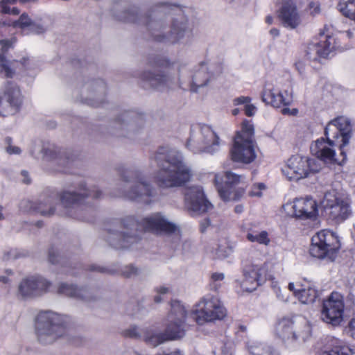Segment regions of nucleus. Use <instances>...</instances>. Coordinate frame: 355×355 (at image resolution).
<instances>
[{
    "instance_id": "nucleus-54",
    "label": "nucleus",
    "mask_w": 355,
    "mask_h": 355,
    "mask_svg": "<svg viewBox=\"0 0 355 355\" xmlns=\"http://www.w3.org/2000/svg\"><path fill=\"white\" fill-rule=\"evenodd\" d=\"M58 254L56 251L51 250L49 252V261L52 263H55L58 261Z\"/></svg>"
},
{
    "instance_id": "nucleus-48",
    "label": "nucleus",
    "mask_w": 355,
    "mask_h": 355,
    "mask_svg": "<svg viewBox=\"0 0 355 355\" xmlns=\"http://www.w3.org/2000/svg\"><path fill=\"white\" fill-rule=\"evenodd\" d=\"M265 189V185L263 183H259L254 185L249 194L250 196H261V190Z\"/></svg>"
},
{
    "instance_id": "nucleus-62",
    "label": "nucleus",
    "mask_w": 355,
    "mask_h": 355,
    "mask_svg": "<svg viewBox=\"0 0 355 355\" xmlns=\"http://www.w3.org/2000/svg\"><path fill=\"white\" fill-rule=\"evenodd\" d=\"M288 289L292 291L294 295L296 297V293H298V291H301V289H297L295 287V284L293 283H289L288 286Z\"/></svg>"
},
{
    "instance_id": "nucleus-56",
    "label": "nucleus",
    "mask_w": 355,
    "mask_h": 355,
    "mask_svg": "<svg viewBox=\"0 0 355 355\" xmlns=\"http://www.w3.org/2000/svg\"><path fill=\"white\" fill-rule=\"evenodd\" d=\"M295 68L301 76L304 75L305 65L302 62H297L295 63Z\"/></svg>"
},
{
    "instance_id": "nucleus-23",
    "label": "nucleus",
    "mask_w": 355,
    "mask_h": 355,
    "mask_svg": "<svg viewBox=\"0 0 355 355\" xmlns=\"http://www.w3.org/2000/svg\"><path fill=\"white\" fill-rule=\"evenodd\" d=\"M335 49V39L323 33L320 34L319 41L309 43L306 50V55L309 60L320 62L322 59L327 58Z\"/></svg>"
},
{
    "instance_id": "nucleus-26",
    "label": "nucleus",
    "mask_w": 355,
    "mask_h": 355,
    "mask_svg": "<svg viewBox=\"0 0 355 355\" xmlns=\"http://www.w3.org/2000/svg\"><path fill=\"white\" fill-rule=\"evenodd\" d=\"M284 209L286 211L293 209L291 215L302 219L315 218L318 214L317 202L311 197L297 198L293 202L287 203Z\"/></svg>"
},
{
    "instance_id": "nucleus-61",
    "label": "nucleus",
    "mask_w": 355,
    "mask_h": 355,
    "mask_svg": "<svg viewBox=\"0 0 355 355\" xmlns=\"http://www.w3.org/2000/svg\"><path fill=\"white\" fill-rule=\"evenodd\" d=\"M210 225V220L208 218L205 219L201 223V231L204 232L207 227Z\"/></svg>"
},
{
    "instance_id": "nucleus-9",
    "label": "nucleus",
    "mask_w": 355,
    "mask_h": 355,
    "mask_svg": "<svg viewBox=\"0 0 355 355\" xmlns=\"http://www.w3.org/2000/svg\"><path fill=\"white\" fill-rule=\"evenodd\" d=\"M35 333L40 343H53L65 334L62 316L51 311H41L36 318Z\"/></svg>"
},
{
    "instance_id": "nucleus-51",
    "label": "nucleus",
    "mask_w": 355,
    "mask_h": 355,
    "mask_svg": "<svg viewBox=\"0 0 355 355\" xmlns=\"http://www.w3.org/2000/svg\"><path fill=\"white\" fill-rule=\"evenodd\" d=\"M244 111H245V114L248 116H252L255 114V112L257 111V107L255 105H254L251 103H248V104H246L245 106H244Z\"/></svg>"
},
{
    "instance_id": "nucleus-32",
    "label": "nucleus",
    "mask_w": 355,
    "mask_h": 355,
    "mask_svg": "<svg viewBox=\"0 0 355 355\" xmlns=\"http://www.w3.org/2000/svg\"><path fill=\"white\" fill-rule=\"evenodd\" d=\"M58 294L73 297L85 302H90L96 298L92 291L87 288H78L73 284L62 283L58 285L57 291Z\"/></svg>"
},
{
    "instance_id": "nucleus-28",
    "label": "nucleus",
    "mask_w": 355,
    "mask_h": 355,
    "mask_svg": "<svg viewBox=\"0 0 355 355\" xmlns=\"http://www.w3.org/2000/svg\"><path fill=\"white\" fill-rule=\"evenodd\" d=\"M51 286V282L41 277H30L22 279L18 292L24 297H34L47 291Z\"/></svg>"
},
{
    "instance_id": "nucleus-64",
    "label": "nucleus",
    "mask_w": 355,
    "mask_h": 355,
    "mask_svg": "<svg viewBox=\"0 0 355 355\" xmlns=\"http://www.w3.org/2000/svg\"><path fill=\"white\" fill-rule=\"evenodd\" d=\"M243 206L242 205H237L234 208V211L236 214H241L243 211Z\"/></svg>"
},
{
    "instance_id": "nucleus-63",
    "label": "nucleus",
    "mask_w": 355,
    "mask_h": 355,
    "mask_svg": "<svg viewBox=\"0 0 355 355\" xmlns=\"http://www.w3.org/2000/svg\"><path fill=\"white\" fill-rule=\"evenodd\" d=\"M21 175L24 177L23 182L26 184H29L31 182V180L28 178V173L24 171L21 172Z\"/></svg>"
},
{
    "instance_id": "nucleus-19",
    "label": "nucleus",
    "mask_w": 355,
    "mask_h": 355,
    "mask_svg": "<svg viewBox=\"0 0 355 355\" xmlns=\"http://www.w3.org/2000/svg\"><path fill=\"white\" fill-rule=\"evenodd\" d=\"M344 304L342 295L332 293L328 300L323 302L321 311L322 320L334 326L338 325L343 320Z\"/></svg>"
},
{
    "instance_id": "nucleus-40",
    "label": "nucleus",
    "mask_w": 355,
    "mask_h": 355,
    "mask_svg": "<svg viewBox=\"0 0 355 355\" xmlns=\"http://www.w3.org/2000/svg\"><path fill=\"white\" fill-rule=\"evenodd\" d=\"M28 255V252L24 250L11 249L6 252L3 255V259L6 261L15 260L17 259L26 257Z\"/></svg>"
},
{
    "instance_id": "nucleus-55",
    "label": "nucleus",
    "mask_w": 355,
    "mask_h": 355,
    "mask_svg": "<svg viewBox=\"0 0 355 355\" xmlns=\"http://www.w3.org/2000/svg\"><path fill=\"white\" fill-rule=\"evenodd\" d=\"M348 333L355 339V318L352 319L349 324Z\"/></svg>"
},
{
    "instance_id": "nucleus-12",
    "label": "nucleus",
    "mask_w": 355,
    "mask_h": 355,
    "mask_svg": "<svg viewBox=\"0 0 355 355\" xmlns=\"http://www.w3.org/2000/svg\"><path fill=\"white\" fill-rule=\"evenodd\" d=\"M340 247V241L332 232L322 230L312 237L309 252L314 257L333 261Z\"/></svg>"
},
{
    "instance_id": "nucleus-18",
    "label": "nucleus",
    "mask_w": 355,
    "mask_h": 355,
    "mask_svg": "<svg viewBox=\"0 0 355 355\" xmlns=\"http://www.w3.org/2000/svg\"><path fill=\"white\" fill-rule=\"evenodd\" d=\"M220 73V66L208 64L204 62L200 63L193 69L190 82L191 90L197 92L199 89L209 86Z\"/></svg>"
},
{
    "instance_id": "nucleus-7",
    "label": "nucleus",
    "mask_w": 355,
    "mask_h": 355,
    "mask_svg": "<svg viewBox=\"0 0 355 355\" xmlns=\"http://www.w3.org/2000/svg\"><path fill=\"white\" fill-rule=\"evenodd\" d=\"M275 334L286 347L296 348L311 338L312 329L304 318H282L276 324Z\"/></svg>"
},
{
    "instance_id": "nucleus-49",
    "label": "nucleus",
    "mask_w": 355,
    "mask_h": 355,
    "mask_svg": "<svg viewBox=\"0 0 355 355\" xmlns=\"http://www.w3.org/2000/svg\"><path fill=\"white\" fill-rule=\"evenodd\" d=\"M308 9L310 11V14L315 15L320 13V8L318 2L311 1L308 5Z\"/></svg>"
},
{
    "instance_id": "nucleus-35",
    "label": "nucleus",
    "mask_w": 355,
    "mask_h": 355,
    "mask_svg": "<svg viewBox=\"0 0 355 355\" xmlns=\"http://www.w3.org/2000/svg\"><path fill=\"white\" fill-rule=\"evenodd\" d=\"M318 296V291L313 288L301 289L296 293V297L301 303L305 304L313 303Z\"/></svg>"
},
{
    "instance_id": "nucleus-2",
    "label": "nucleus",
    "mask_w": 355,
    "mask_h": 355,
    "mask_svg": "<svg viewBox=\"0 0 355 355\" xmlns=\"http://www.w3.org/2000/svg\"><path fill=\"white\" fill-rule=\"evenodd\" d=\"M150 159L157 163L159 171L155 180L162 189L181 187L189 182L193 173L181 152L168 147H160Z\"/></svg>"
},
{
    "instance_id": "nucleus-50",
    "label": "nucleus",
    "mask_w": 355,
    "mask_h": 355,
    "mask_svg": "<svg viewBox=\"0 0 355 355\" xmlns=\"http://www.w3.org/2000/svg\"><path fill=\"white\" fill-rule=\"evenodd\" d=\"M225 275L222 272H214L211 275V279L213 284H214V288L216 289L218 287L217 282L223 280Z\"/></svg>"
},
{
    "instance_id": "nucleus-45",
    "label": "nucleus",
    "mask_w": 355,
    "mask_h": 355,
    "mask_svg": "<svg viewBox=\"0 0 355 355\" xmlns=\"http://www.w3.org/2000/svg\"><path fill=\"white\" fill-rule=\"evenodd\" d=\"M46 31V27L40 23L32 21L26 33L40 34Z\"/></svg>"
},
{
    "instance_id": "nucleus-3",
    "label": "nucleus",
    "mask_w": 355,
    "mask_h": 355,
    "mask_svg": "<svg viewBox=\"0 0 355 355\" xmlns=\"http://www.w3.org/2000/svg\"><path fill=\"white\" fill-rule=\"evenodd\" d=\"M159 12H153L150 15L139 16L136 9L125 12L124 16H118L119 20L127 22H137L144 24L150 34L159 42L168 41L171 43L187 44L191 42L193 33L188 19L183 14L174 18L171 31L167 35L164 34L165 24L163 20L158 19Z\"/></svg>"
},
{
    "instance_id": "nucleus-43",
    "label": "nucleus",
    "mask_w": 355,
    "mask_h": 355,
    "mask_svg": "<svg viewBox=\"0 0 355 355\" xmlns=\"http://www.w3.org/2000/svg\"><path fill=\"white\" fill-rule=\"evenodd\" d=\"M4 144L5 150L9 155H19L21 153V148L15 146L12 143V138L9 137L5 138Z\"/></svg>"
},
{
    "instance_id": "nucleus-33",
    "label": "nucleus",
    "mask_w": 355,
    "mask_h": 355,
    "mask_svg": "<svg viewBox=\"0 0 355 355\" xmlns=\"http://www.w3.org/2000/svg\"><path fill=\"white\" fill-rule=\"evenodd\" d=\"M0 44H1L0 52L1 73H4V76L7 78H11L15 73V69L18 64L20 63L21 65L26 66V62L27 60L25 58L21 62L15 60L12 61L9 60L7 58V52L9 48L8 42L1 40Z\"/></svg>"
},
{
    "instance_id": "nucleus-44",
    "label": "nucleus",
    "mask_w": 355,
    "mask_h": 355,
    "mask_svg": "<svg viewBox=\"0 0 355 355\" xmlns=\"http://www.w3.org/2000/svg\"><path fill=\"white\" fill-rule=\"evenodd\" d=\"M122 275L128 278L134 277L139 274V270L133 265L125 266L121 270Z\"/></svg>"
},
{
    "instance_id": "nucleus-36",
    "label": "nucleus",
    "mask_w": 355,
    "mask_h": 355,
    "mask_svg": "<svg viewBox=\"0 0 355 355\" xmlns=\"http://www.w3.org/2000/svg\"><path fill=\"white\" fill-rule=\"evenodd\" d=\"M338 8L343 15L355 21V0H341Z\"/></svg>"
},
{
    "instance_id": "nucleus-16",
    "label": "nucleus",
    "mask_w": 355,
    "mask_h": 355,
    "mask_svg": "<svg viewBox=\"0 0 355 355\" xmlns=\"http://www.w3.org/2000/svg\"><path fill=\"white\" fill-rule=\"evenodd\" d=\"M184 206L192 216H198L211 210L213 205L206 198L200 186H192L184 192Z\"/></svg>"
},
{
    "instance_id": "nucleus-10",
    "label": "nucleus",
    "mask_w": 355,
    "mask_h": 355,
    "mask_svg": "<svg viewBox=\"0 0 355 355\" xmlns=\"http://www.w3.org/2000/svg\"><path fill=\"white\" fill-rule=\"evenodd\" d=\"M231 157L233 161L245 164L251 163L255 159L254 127L249 121H243L241 130L235 136Z\"/></svg>"
},
{
    "instance_id": "nucleus-31",
    "label": "nucleus",
    "mask_w": 355,
    "mask_h": 355,
    "mask_svg": "<svg viewBox=\"0 0 355 355\" xmlns=\"http://www.w3.org/2000/svg\"><path fill=\"white\" fill-rule=\"evenodd\" d=\"M89 92V96H86L84 100L86 103L92 106H98L103 102V98L106 91V85L103 80H97L85 85L82 93Z\"/></svg>"
},
{
    "instance_id": "nucleus-17",
    "label": "nucleus",
    "mask_w": 355,
    "mask_h": 355,
    "mask_svg": "<svg viewBox=\"0 0 355 355\" xmlns=\"http://www.w3.org/2000/svg\"><path fill=\"white\" fill-rule=\"evenodd\" d=\"M326 137H331L338 139L341 137V144L339 145L342 154H345V147L347 146L352 138V128L350 120L345 116H338L328 123L325 129Z\"/></svg>"
},
{
    "instance_id": "nucleus-46",
    "label": "nucleus",
    "mask_w": 355,
    "mask_h": 355,
    "mask_svg": "<svg viewBox=\"0 0 355 355\" xmlns=\"http://www.w3.org/2000/svg\"><path fill=\"white\" fill-rule=\"evenodd\" d=\"M125 336L130 338H138L141 337L142 333L137 327H132L125 331Z\"/></svg>"
},
{
    "instance_id": "nucleus-1",
    "label": "nucleus",
    "mask_w": 355,
    "mask_h": 355,
    "mask_svg": "<svg viewBox=\"0 0 355 355\" xmlns=\"http://www.w3.org/2000/svg\"><path fill=\"white\" fill-rule=\"evenodd\" d=\"M106 241L116 249L130 247L139 240L141 230L156 234L173 233L177 226L162 214L155 213L138 220L133 216L114 220L105 225Z\"/></svg>"
},
{
    "instance_id": "nucleus-14",
    "label": "nucleus",
    "mask_w": 355,
    "mask_h": 355,
    "mask_svg": "<svg viewBox=\"0 0 355 355\" xmlns=\"http://www.w3.org/2000/svg\"><path fill=\"white\" fill-rule=\"evenodd\" d=\"M193 314L197 323L202 324L223 319L227 315V311L217 297L207 296L197 304Z\"/></svg>"
},
{
    "instance_id": "nucleus-6",
    "label": "nucleus",
    "mask_w": 355,
    "mask_h": 355,
    "mask_svg": "<svg viewBox=\"0 0 355 355\" xmlns=\"http://www.w3.org/2000/svg\"><path fill=\"white\" fill-rule=\"evenodd\" d=\"M102 196L100 190L94 187L88 189L85 182L79 184L76 191H64L60 194V200L64 207L63 215L81 220H89L87 214L92 209L83 205L85 199L89 197L99 198Z\"/></svg>"
},
{
    "instance_id": "nucleus-59",
    "label": "nucleus",
    "mask_w": 355,
    "mask_h": 355,
    "mask_svg": "<svg viewBox=\"0 0 355 355\" xmlns=\"http://www.w3.org/2000/svg\"><path fill=\"white\" fill-rule=\"evenodd\" d=\"M137 304H130L127 309V314L128 315H134L136 314L135 311L132 309L131 310L132 308H136L137 309Z\"/></svg>"
},
{
    "instance_id": "nucleus-24",
    "label": "nucleus",
    "mask_w": 355,
    "mask_h": 355,
    "mask_svg": "<svg viewBox=\"0 0 355 355\" xmlns=\"http://www.w3.org/2000/svg\"><path fill=\"white\" fill-rule=\"evenodd\" d=\"M266 269L263 266L246 265L243 268V279L240 282L243 291L252 292L266 280Z\"/></svg>"
},
{
    "instance_id": "nucleus-52",
    "label": "nucleus",
    "mask_w": 355,
    "mask_h": 355,
    "mask_svg": "<svg viewBox=\"0 0 355 355\" xmlns=\"http://www.w3.org/2000/svg\"><path fill=\"white\" fill-rule=\"evenodd\" d=\"M14 2H12L11 0H2L0 2V8L1 12L6 14H10V8L8 6V3Z\"/></svg>"
},
{
    "instance_id": "nucleus-53",
    "label": "nucleus",
    "mask_w": 355,
    "mask_h": 355,
    "mask_svg": "<svg viewBox=\"0 0 355 355\" xmlns=\"http://www.w3.org/2000/svg\"><path fill=\"white\" fill-rule=\"evenodd\" d=\"M6 273V275L0 276V282L4 284H10L11 280L9 278V276L12 275V271L11 270H7Z\"/></svg>"
},
{
    "instance_id": "nucleus-34",
    "label": "nucleus",
    "mask_w": 355,
    "mask_h": 355,
    "mask_svg": "<svg viewBox=\"0 0 355 355\" xmlns=\"http://www.w3.org/2000/svg\"><path fill=\"white\" fill-rule=\"evenodd\" d=\"M246 239L250 242H256L261 245H268L270 242L266 231L258 232L255 230H249L246 234Z\"/></svg>"
},
{
    "instance_id": "nucleus-37",
    "label": "nucleus",
    "mask_w": 355,
    "mask_h": 355,
    "mask_svg": "<svg viewBox=\"0 0 355 355\" xmlns=\"http://www.w3.org/2000/svg\"><path fill=\"white\" fill-rule=\"evenodd\" d=\"M36 211L44 216H50L55 212L54 202L51 198L41 201L35 208Z\"/></svg>"
},
{
    "instance_id": "nucleus-42",
    "label": "nucleus",
    "mask_w": 355,
    "mask_h": 355,
    "mask_svg": "<svg viewBox=\"0 0 355 355\" xmlns=\"http://www.w3.org/2000/svg\"><path fill=\"white\" fill-rule=\"evenodd\" d=\"M351 349L347 346H335L329 351L322 352L320 355H352Z\"/></svg>"
},
{
    "instance_id": "nucleus-29",
    "label": "nucleus",
    "mask_w": 355,
    "mask_h": 355,
    "mask_svg": "<svg viewBox=\"0 0 355 355\" xmlns=\"http://www.w3.org/2000/svg\"><path fill=\"white\" fill-rule=\"evenodd\" d=\"M278 17L286 27L295 28L301 23L296 3L293 0H282Z\"/></svg>"
},
{
    "instance_id": "nucleus-25",
    "label": "nucleus",
    "mask_w": 355,
    "mask_h": 355,
    "mask_svg": "<svg viewBox=\"0 0 355 355\" xmlns=\"http://www.w3.org/2000/svg\"><path fill=\"white\" fill-rule=\"evenodd\" d=\"M40 150L42 153L43 162L49 163L53 170L64 171L69 164V159L64 150L52 144H44Z\"/></svg>"
},
{
    "instance_id": "nucleus-8",
    "label": "nucleus",
    "mask_w": 355,
    "mask_h": 355,
    "mask_svg": "<svg viewBox=\"0 0 355 355\" xmlns=\"http://www.w3.org/2000/svg\"><path fill=\"white\" fill-rule=\"evenodd\" d=\"M187 311L179 302L172 304L171 311L168 316V324L164 333L146 331L144 336L145 342L157 347L169 340L182 338L185 334V318Z\"/></svg>"
},
{
    "instance_id": "nucleus-60",
    "label": "nucleus",
    "mask_w": 355,
    "mask_h": 355,
    "mask_svg": "<svg viewBox=\"0 0 355 355\" xmlns=\"http://www.w3.org/2000/svg\"><path fill=\"white\" fill-rule=\"evenodd\" d=\"M297 112V110L296 109H293L292 110H291L290 109L288 108H284L282 110V113L284 114H291V115H294Z\"/></svg>"
},
{
    "instance_id": "nucleus-5",
    "label": "nucleus",
    "mask_w": 355,
    "mask_h": 355,
    "mask_svg": "<svg viewBox=\"0 0 355 355\" xmlns=\"http://www.w3.org/2000/svg\"><path fill=\"white\" fill-rule=\"evenodd\" d=\"M119 172L123 182V185L117 188L119 196L146 205L151 202V198L156 196V189L139 169L121 168Z\"/></svg>"
},
{
    "instance_id": "nucleus-11",
    "label": "nucleus",
    "mask_w": 355,
    "mask_h": 355,
    "mask_svg": "<svg viewBox=\"0 0 355 355\" xmlns=\"http://www.w3.org/2000/svg\"><path fill=\"white\" fill-rule=\"evenodd\" d=\"M186 146L193 153L213 154L219 150L220 138L209 125H196L191 128Z\"/></svg>"
},
{
    "instance_id": "nucleus-41",
    "label": "nucleus",
    "mask_w": 355,
    "mask_h": 355,
    "mask_svg": "<svg viewBox=\"0 0 355 355\" xmlns=\"http://www.w3.org/2000/svg\"><path fill=\"white\" fill-rule=\"evenodd\" d=\"M213 257L215 259H225L231 253V249L225 245H218L212 252Z\"/></svg>"
},
{
    "instance_id": "nucleus-22",
    "label": "nucleus",
    "mask_w": 355,
    "mask_h": 355,
    "mask_svg": "<svg viewBox=\"0 0 355 355\" xmlns=\"http://www.w3.org/2000/svg\"><path fill=\"white\" fill-rule=\"evenodd\" d=\"M322 204L329 217L337 221L345 220L351 213L348 203L338 198L334 192L326 193Z\"/></svg>"
},
{
    "instance_id": "nucleus-21",
    "label": "nucleus",
    "mask_w": 355,
    "mask_h": 355,
    "mask_svg": "<svg viewBox=\"0 0 355 355\" xmlns=\"http://www.w3.org/2000/svg\"><path fill=\"white\" fill-rule=\"evenodd\" d=\"M327 137V140L324 138L316 140L311 146V151L313 155L325 163L342 164L346 159V153L340 155L343 156L341 159L336 157L335 150L333 146L336 144V141L331 140Z\"/></svg>"
},
{
    "instance_id": "nucleus-30",
    "label": "nucleus",
    "mask_w": 355,
    "mask_h": 355,
    "mask_svg": "<svg viewBox=\"0 0 355 355\" xmlns=\"http://www.w3.org/2000/svg\"><path fill=\"white\" fill-rule=\"evenodd\" d=\"M261 99L266 104L274 107L288 105L292 102V97L287 92H277L271 85L264 87L261 92Z\"/></svg>"
},
{
    "instance_id": "nucleus-57",
    "label": "nucleus",
    "mask_w": 355,
    "mask_h": 355,
    "mask_svg": "<svg viewBox=\"0 0 355 355\" xmlns=\"http://www.w3.org/2000/svg\"><path fill=\"white\" fill-rule=\"evenodd\" d=\"M155 291L159 295H164L169 293L170 289L165 286H160L155 288Z\"/></svg>"
},
{
    "instance_id": "nucleus-13",
    "label": "nucleus",
    "mask_w": 355,
    "mask_h": 355,
    "mask_svg": "<svg viewBox=\"0 0 355 355\" xmlns=\"http://www.w3.org/2000/svg\"><path fill=\"white\" fill-rule=\"evenodd\" d=\"M320 168V164L317 159L295 155L288 159L286 166L282 169V172L288 180L297 181L318 173Z\"/></svg>"
},
{
    "instance_id": "nucleus-39",
    "label": "nucleus",
    "mask_w": 355,
    "mask_h": 355,
    "mask_svg": "<svg viewBox=\"0 0 355 355\" xmlns=\"http://www.w3.org/2000/svg\"><path fill=\"white\" fill-rule=\"evenodd\" d=\"M250 354L252 355H278L277 352L270 346H252L250 348Z\"/></svg>"
},
{
    "instance_id": "nucleus-20",
    "label": "nucleus",
    "mask_w": 355,
    "mask_h": 355,
    "mask_svg": "<svg viewBox=\"0 0 355 355\" xmlns=\"http://www.w3.org/2000/svg\"><path fill=\"white\" fill-rule=\"evenodd\" d=\"M21 104V96L18 87L8 83L3 95L0 97V115L8 116L16 114Z\"/></svg>"
},
{
    "instance_id": "nucleus-38",
    "label": "nucleus",
    "mask_w": 355,
    "mask_h": 355,
    "mask_svg": "<svg viewBox=\"0 0 355 355\" xmlns=\"http://www.w3.org/2000/svg\"><path fill=\"white\" fill-rule=\"evenodd\" d=\"M31 19L25 13H23L18 20L14 21L12 24L3 22V25L12 26L14 28H19L23 31H27L31 24Z\"/></svg>"
},
{
    "instance_id": "nucleus-27",
    "label": "nucleus",
    "mask_w": 355,
    "mask_h": 355,
    "mask_svg": "<svg viewBox=\"0 0 355 355\" xmlns=\"http://www.w3.org/2000/svg\"><path fill=\"white\" fill-rule=\"evenodd\" d=\"M144 121L141 116L132 112H124L114 122V128L119 136H129L144 126Z\"/></svg>"
},
{
    "instance_id": "nucleus-58",
    "label": "nucleus",
    "mask_w": 355,
    "mask_h": 355,
    "mask_svg": "<svg viewBox=\"0 0 355 355\" xmlns=\"http://www.w3.org/2000/svg\"><path fill=\"white\" fill-rule=\"evenodd\" d=\"M222 355H233L232 345L225 344L222 348Z\"/></svg>"
},
{
    "instance_id": "nucleus-47",
    "label": "nucleus",
    "mask_w": 355,
    "mask_h": 355,
    "mask_svg": "<svg viewBox=\"0 0 355 355\" xmlns=\"http://www.w3.org/2000/svg\"><path fill=\"white\" fill-rule=\"evenodd\" d=\"M251 101H252V98L250 97L241 96L237 98H235L233 100V105L235 106L240 105H244V106H245L246 104H248V103H251Z\"/></svg>"
},
{
    "instance_id": "nucleus-4",
    "label": "nucleus",
    "mask_w": 355,
    "mask_h": 355,
    "mask_svg": "<svg viewBox=\"0 0 355 355\" xmlns=\"http://www.w3.org/2000/svg\"><path fill=\"white\" fill-rule=\"evenodd\" d=\"M147 65L152 69L144 70L139 76L143 87L159 92L182 87L184 66L172 69L159 56L148 58Z\"/></svg>"
},
{
    "instance_id": "nucleus-15",
    "label": "nucleus",
    "mask_w": 355,
    "mask_h": 355,
    "mask_svg": "<svg viewBox=\"0 0 355 355\" xmlns=\"http://www.w3.org/2000/svg\"><path fill=\"white\" fill-rule=\"evenodd\" d=\"M245 178L231 171H226L223 175L216 174L215 184L220 197L224 201L239 200L244 193V189L236 186L244 182Z\"/></svg>"
}]
</instances>
